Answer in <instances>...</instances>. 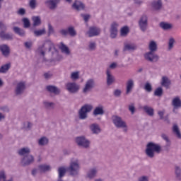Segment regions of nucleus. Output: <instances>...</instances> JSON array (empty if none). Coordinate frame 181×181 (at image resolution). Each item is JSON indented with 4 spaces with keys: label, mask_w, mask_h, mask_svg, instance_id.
Returning <instances> with one entry per match:
<instances>
[{
    "label": "nucleus",
    "mask_w": 181,
    "mask_h": 181,
    "mask_svg": "<svg viewBox=\"0 0 181 181\" xmlns=\"http://www.w3.org/2000/svg\"><path fill=\"white\" fill-rule=\"evenodd\" d=\"M59 33L61 35H63V36H67V35H69L72 37H74V36L77 35V32L73 26L69 27L67 30L62 29L59 31Z\"/></svg>",
    "instance_id": "15"
},
{
    "label": "nucleus",
    "mask_w": 181,
    "mask_h": 181,
    "mask_svg": "<svg viewBox=\"0 0 181 181\" xmlns=\"http://www.w3.org/2000/svg\"><path fill=\"white\" fill-rule=\"evenodd\" d=\"M94 87H95V81L93 78H90L86 81L82 93H83V94H87V93L92 90Z\"/></svg>",
    "instance_id": "10"
},
{
    "label": "nucleus",
    "mask_w": 181,
    "mask_h": 181,
    "mask_svg": "<svg viewBox=\"0 0 181 181\" xmlns=\"http://www.w3.org/2000/svg\"><path fill=\"white\" fill-rule=\"evenodd\" d=\"M134 50H136V45L135 44H124L123 52H131Z\"/></svg>",
    "instance_id": "29"
},
{
    "label": "nucleus",
    "mask_w": 181,
    "mask_h": 181,
    "mask_svg": "<svg viewBox=\"0 0 181 181\" xmlns=\"http://www.w3.org/2000/svg\"><path fill=\"white\" fill-rule=\"evenodd\" d=\"M38 169H39L40 173H45V172H49V170H50L51 168H50V165H40L38 166Z\"/></svg>",
    "instance_id": "35"
},
{
    "label": "nucleus",
    "mask_w": 181,
    "mask_h": 181,
    "mask_svg": "<svg viewBox=\"0 0 181 181\" xmlns=\"http://www.w3.org/2000/svg\"><path fill=\"white\" fill-rule=\"evenodd\" d=\"M154 95L156 97H162V95H163V88H162V87L157 88L154 91Z\"/></svg>",
    "instance_id": "43"
},
{
    "label": "nucleus",
    "mask_w": 181,
    "mask_h": 181,
    "mask_svg": "<svg viewBox=\"0 0 181 181\" xmlns=\"http://www.w3.org/2000/svg\"><path fill=\"white\" fill-rule=\"evenodd\" d=\"M112 121L116 128H123V132H128V126L127 122L122 119V118L118 115H113L112 117Z\"/></svg>",
    "instance_id": "6"
},
{
    "label": "nucleus",
    "mask_w": 181,
    "mask_h": 181,
    "mask_svg": "<svg viewBox=\"0 0 181 181\" xmlns=\"http://www.w3.org/2000/svg\"><path fill=\"white\" fill-rule=\"evenodd\" d=\"M110 37L112 39H115L118 35V23L113 22L110 25Z\"/></svg>",
    "instance_id": "17"
},
{
    "label": "nucleus",
    "mask_w": 181,
    "mask_h": 181,
    "mask_svg": "<svg viewBox=\"0 0 181 181\" xmlns=\"http://www.w3.org/2000/svg\"><path fill=\"white\" fill-rule=\"evenodd\" d=\"M89 128L92 134H94L95 135H98V134H101V127H100V124L97 123H93L90 124Z\"/></svg>",
    "instance_id": "23"
},
{
    "label": "nucleus",
    "mask_w": 181,
    "mask_h": 181,
    "mask_svg": "<svg viewBox=\"0 0 181 181\" xmlns=\"http://www.w3.org/2000/svg\"><path fill=\"white\" fill-rule=\"evenodd\" d=\"M0 181H13L12 179L6 180V173L4 170L0 171Z\"/></svg>",
    "instance_id": "44"
},
{
    "label": "nucleus",
    "mask_w": 181,
    "mask_h": 181,
    "mask_svg": "<svg viewBox=\"0 0 181 181\" xmlns=\"http://www.w3.org/2000/svg\"><path fill=\"white\" fill-rule=\"evenodd\" d=\"M159 27L163 29V30H170L171 29H173V25H172V23L163 21L159 23Z\"/></svg>",
    "instance_id": "26"
},
{
    "label": "nucleus",
    "mask_w": 181,
    "mask_h": 181,
    "mask_svg": "<svg viewBox=\"0 0 181 181\" xmlns=\"http://www.w3.org/2000/svg\"><path fill=\"white\" fill-rule=\"evenodd\" d=\"M146 155L151 159L155 158V153H160L162 152V146L159 144L148 142L146 146Z\"/></svg>",
    "instance_id": "1"
},
{
    "label": "nucleus",
    "mask_w": 181,
    "mask_h": 181,
    "mask_svg": "<svg viewBox=\"0 0 181 181\" xmlns=\"http://www.w3.org/2000/svg\"><path fill=\"white\" fill-rule=\"evenodd\" d=\"M59 49H60L61 52L62 53H64L65 54H70V49L64 43L60 42V45L59 46Z\"/></svg>",
    "instance_id": "32"
},
{
    "label": "nucleus",
    "mask_w": 181,
    "mask_h": 181,
    "mask_svg": "<svg viewBox=\"0 0 181 181\" xmlns=\"http://www.w3.org/2000/svg\"><path fill=\"white\" fill-rule=\"evenodd\" d=\"M172 105L175 108H181V100L179 96L174 98L172 100Z\"/></svg>",
    "instance_id": "31"
},
{
    "label": "nucleus",
    "mask_w": 181,
    "mask_h": 181,
    "mask_svg": "<svg viewBox=\"0 0 181 181\" xmlns=\"http://www.w3.org/2000/svg\"><path fill=\"white\" fill-rule=\"evenodd\" d=\"M138 181H149V177L146 175H142L138 178Z\"/></svg>",
    "instance_id": "56"
},
{
    "label": "nucleus",
    "mask_w": 181,
    "mask_h": 181,
    "mask_svg": "<svg viewBox=\"0 0 181 181\" xmlns=\"http://www.w3.org/2000/svg\"><path fill=\"white\" fill-rule=\"evenodd\" d=\"M173 132H174L175 134L180 139L181 138V134L180 130H179V127L177 124H174L173 127Z\"/></svg>",
    "instance_id": "41"
},
{
    "label": "nucleus",
    "mask_w": 181,
    "mask_h": 181,
    "mask_svg": "<svg viewBox=\"0 0 181 181\" xmlns=\"http://www.w3.org/2000/svg\"><path fill=\"white\" fill-rule=\"evenodd\" d=\"M97 173H98L97 168H90L87 173V177L88 179H94L97 176Z\"/></svg>",
    "instance_id": "27"
},
{
    "label": "nucleus",
    "mask_w": 181,
    "mask_h": 181,
    "mask_svg": "<svg viewBox=\"0 0 181 181\" xmlns=\"http://www.w3.org/2000/svg\"><path fill=\"white\" fill-rule=\"evenodd\" d=\"M104 114H105V111H104V107L103 105H99L95 107L93 112V115H94V117H97L98 115H104Z\"/></svg>",
    "instance_id": "24"
},
{
    "label": "nucleus",
    "mask_w": 181,
    "mask_h": 181,
    "mask_svg": "<svg viewBox=\"0 0 181 181\" xmlns=\"http://www.w3.org/2000/svg\"><path fill=\"white\" fill-rule=\"evenodd\" d=\"M158 115L160 117V119H163V116L165 115V110L163 111H158Z\"/></svg>",
    "instance_id": "62"
},
{
    "label": "nucleus",
    "mask_w": 181,
    "mask_h": 181,
    "mask_svg": "<svg viewBox=\"0 0 181 181\" xmlns=\"http://www.w3.org/2000/svg\"><path fill=\"white\" fill-rule=\"evenodd\" d=\"M54 33V28H53V26H52V24H48V36H50V35H53Z\"/></svg>",
    "instance_id": "53"
},
{
    "label": "nucleus",
    "mask_w": 181,
    "mask_h": 181,
    "mask_svg": "<svg viewBox=\"0 0 181 181\" xmlns=\"http://www.w3.org/2000/svg\"><path fill=\"white\" fill-rule=\"evenodd\" d=\"M95 49H97V44L95 42H90L88 49L90 52H93Z\"/></svg>",
    "instance_id": "45"
},
{
    "label": "nucleus",
    "mask_w": 181,
    "mask_h": 181,
    "mask_svg": "<svg viewBox=\"0 0 181 181\" xmlns=\"http://www.w3.org/2000/svg\"><path fill=\"white\" fill-rule=\"evenodd\" d=\"M49 144V139L47 137H42L38 141V144L40 146H45V145H47Z\"/></svg>",
    "instance_id": "40"
},
{
    "label": "nucleus",
    "mask_w": 181,
    "mask_h": 181,
    "mask_svg": "<svg viewBox=\"0 0 181 181\" xmlns=\"http://www.w3.org/2000/svg\"><path fill=\"white\" fill-rule=\"evenodd\" d=\"M45 33H46V29L45 28L34 31V35L35 36H37V37L42 36V35H45Z\"/></svg>",
    "instance_id": "47"
},
{
    "label": "nucleus",
    "mask_w": 181,
    "mask_h": 181,
    "mask_svg": "<svg viewBox=\"0 0 181 181\" xmlns=\"http://www.w3.org/2000/svg\"><path fill=\"white\" fill-rule=\"evenodd\" d=\"M144 111L149 115V117H153L155 114V110L152 107L148 106V105H144L143 107Z\"/></svg>",
    "instance_id": "30"
},
{
    "label": "nucleus",
    "mask_w": 181,
    "mask_h": 181,
    "mask_svg": "<svg viewBox=\"0 0 181 181\" xmlns=\"http://www.w3.org/2000/svg\"><path fill=\"white\" fill-rule=\"evenodd\" d=\"M175 44V39L173 37L170 38L168 42V50L173 49V45Z\"/></svg>",
    "instance_id": "50"
},
{
    "label": "nucleus",
    "mask_w": 181,
    "mask_h": 181,
    "mask_svg": "<svg viewBox=\"0 0 181 181\" xmlns=\"http://www.w3.org/2000/svg\"><path fill=\"white\" fill-rule=\"evenodd\" d=\"M33 26L35 28V26H40L42 25V20H40V16H34L33 17Z\"/></svg>",
    "instance_id": "36"
},
{
    "label": "nucleus",
    "mask_w": 181,
    "mask_h": 181,
    "mask_svg": "<svg viewBox=\"0 0 181 181\" xmlns=\"http://www.w3.org/2000/svg\"><path fill=\"white\" fill-rule=\"evenodd\" d=\"M148 49L150 50L149 52L155 53L158 50V45L155 41H151L148 45Z\"/></svg>",
    "instance_id": "34"
},
{
    "label": "nucleus",
    "mask_w": 181,
    "mask_h": 181,
    "mask_svg": "<svg viewBox=\"0 0 181 181\" xmlns=\"http://www.w3.org/2000/svg\"><path fill=\"white\" fill-rule=\"evenodd\" d=\"M161 138L167 143L165 145V148H169V146H170L171 145L170 139H169V137L166 135V134L163 133L161 134Z\"/></svg>",
    "instance_id": "39"
},
{
    "label": "nucleus",
    "mask_w": 181,
    "mask_h": 181,
    "mask_svg": "<svg viewBox=\"0 0 181 181\" xmlns=\"http://www.w3.org/2000/svg\"><path fill=\"white\" fill-rule=\"evenodd\" d=\"M18 153L20 156H26L30 153V149L29 148H23L18 151Z\"/></svg>",
    "instance_id": "33"
},
{
    "label": "nucleus",
    "mask_w": 181,
    "mask_h": 181,
    "mask_svg": "<svg viewBox=\"0 0 181 181\" xmlns=\"http://www.w3.org/2000/svg\"><path fill=\"white\" fill-rule=\"evenodd\" d=\"M33 45V42H32V41H29V42H25L24 43V46L26 49H30L32 47V46Z\"/></svg>",
    "instance_id": "57"
},
{
    "label": "nucleus",
    "mask_w": 181,
    "mask_h": 181,
    "mask_svg": "<svg viewBox=\"0 0 181 181\" xmlns=\"http://www.w3.org/2000/svg\"><path fill=\"white\" fill-rule=\"evenodd\" d=\"M55 54L57 56V57L55 59V62H60V60H63V57L61 55H59V53L57 52V49H55Z\"/></svg>",
    "instance_id": "59"
},
{
    "label": "nucleus",
    "mask_w": 181,
    "mask_h": 181,
    "mask_svg": "<svg viewBox=\"0 0 181 181\" xmlns=\"http://www.w3.org/2000/svg\"><path fill=\"white\" fill-rule=\"evenodd\" d=\"M66 172H69L71 176H77L80 172V163L78 160H75L70 163L68 168H66Z\"/></svg>",
    "instance_id": "5"
},
{
    "label": "nucleus",
    "mask_w": 181,
    "mask_h": 181,
    "mask_svg": "<svg viewBox=\"0 0 181 181\" xmlns=\"http://www.w3.org/2000/svg\"><path fill=\"white\" fill-rule=\"evenodd\" d=\"M13 30L14 33L18 35L19 36H25V30L23 29H21L19 27H13Z\"/></svg>",
    "instance_id": "37"
},
{
    "label": "nucleus",
    "mask_w": 181,
    "mask_h": 181,
    "mask_svg": "<svg viewBox=\"0 0 181 181\" xmlns=\"http://www.w3.org/2000/svg\"><path fill=\"white\" fill-rule=\"evenodd\" d=\"M151 7L153 12H160L163 8V3L162 0H153L151 3Z\"/></svg>",
    "instance_id": "12"
},
{
    "label": "nucleus",
    "mask_w": 181,
    "mask_h": 181,
    "mask_svg": "<svg viewBox=\"0 0 181 181\" xmlns=\"http://www.w3.org/2000/svg\"><path fill=\"white\" fill-rule=\"evenodd\" d=\"M78 77H80V75L78 74V71L72 72L71 74V80H78Z\"/></svg>",
    "instance_id": "48"
},
{
    "label": "nucleus",
    "mask_w": 181,
    "mask_h": 181,
    "mask_svg": "<svg viewBox=\"0 0 181 181\" xmlns=\"http://www.w3.org/2000/svg\"><path fill=\"white\" fill-rule=\"evenodd\" d=\"M134 80L129 79L126 83V94H129L131 91H132V88H134Z\"/></svg>",
    "instance_id": "28"
},
{
    "label": "nucleus",
    "mask_w": 181,
    "mask_h": 181,
    "mask_svg": "<svg viewBox=\"0 0 181 181\" xmlns=\"http://www.w3.org/2000/svg\"><path fill=\"white\" fill-rule=\"evenodd\" d=\"M1 111H4V112H9V107L7 106H4L1 107Z\"/></svg>",
    "instance_id": "63"
},
{
    "label": "nucleus",
    "mask_w": 181,
    "mask_h": 181,
    "mask_svg": "<svg viewBox=\"0 0 181 181\" xmlns=\"http://www.w3.org/2000/svg\"><path fill=\"white\" fill-rule=\"evenodd\" d=\"M93 111V105L85 104L78 111L79 119L84 120L88 118V112Z\"/></svg>",
    "instance_id": "3"
},
{
    "label": "nucleus",
    "mask_w": 181,
    "mask_h": 181,
    "mask_svg": "<svg viewBox=\"0 0 181 181\" xmlns=\"http://www.w3.org/2000/svg\"><path fill=\"white\" fill-rule=\"evenodd\" d=\"M106 83L107 86H112V84H114V83H115V77H114L112 74H111V71H110V69H107L106 70Z\"/></svg>",
    "instance_id": "21"
},
{
    "label": "nucleus",
    "mask_w": 181,
    "mask_h": 181,
    "mask_svg": "<svg viewBox=\"0 0 181 181\" xmlns=\"http://www.w3.org/2000/svg\"><path fill=\"white\" fill-rule=\"evenodd\" d=\"M29 5H30V8H31V9H35L36 8V0H30Z\"/></svg>",
    "instance_id": "54"
},
{
    "label": "nucleus",
    "mask_w": 181,
    "mask_h": 181,
    "mask_svg": "<svg viewBox=\"0 0 181 181\" xmlns=\"http://www.w3.org/2000/svg\"><path fill=\"white\" fill-rule=\"evenodd\" d=\"M18 15H21V16H23V15H25V13H26V10H25V8H20L18 11H17Z\"/></svg>",
    "instance_id": "60"
},
{
    "label": "nucleus",
    "mask_w": 181,
    "mask_h": 181,
    "mask_svg": "<svg viewBox=\"0 0 181 181\" xmlns=\"http://www.w3.org/2000/svg\"><path fill=\"white\" fill-rule=\"evenodd\" d=\"M81 16L83 18L85 22H88V19L91 18V16L89 14H81Z\"/></svg>",
    "instance_id": "58"
},
{
    "label": "nucleus",
    "mask_w": 181,
    "mask_h": 181,
    "mask_svg": "<svg viewBox=\"0 0 181 181\" xmlns=\"http://www.w3.org/2000/svg\"><path fill=\"white\" fill-rule=\"evenodd\" d=\"M45 45L49 46V52H51L52 49H54V50H56V48L54 47V44L50 40H47L45 44L38 47L36 50V53L37 54H39V56H41V57H42V62H47V59H46V57H45V56H46V50H47V49L45 47Z\"/></svg>",
    "instance_id": "2"
},
{
    "label": "nucleus",
    "mask_w": 181,
    "mask_h": 181,
    "mask_svg": "<svg viewBox=\"0 0 181 181\" xmlns=\"http://www.w3.org/2000/svg\"><path fill=\"white\" fill-rule=\"evenodd\" d=\"M100 33H101V29L97 27L89 28V30L87 33L89 37H94V36H99Z\"/></svg>",
    "instance_id": "18"
},
{
    "label": "nucleus",
    "mask_w": 181,
    "mask_h": 181,
    "mask_svg": "<svg viewBox=\"0 0 181 181\" xmlns=\"http://www.w3.org/2000/svg\"><path fill=\"white\" fill-rule=\"evenodd\" d=\"M25 88L26 83H25V82L21 81L18 83L15 89L16 95H21V94H23V91H25Z\"/></svg>",
    "instance_id": "16"
},
{
    "label": "nucleus",
    "mask_w": 181,
    "mask_h": 181,
    "mask_svg": "<svg viewBox=\"0 0 181 181\" xmlns=\"http://www.w3.org/2000/svg\"><path fill=\"white\" fill-rule=\"evenodd\" d=\"M128 33H129V28H128V26L122 28L120 30V35L122 36V37L128 36Z\"/></svg>",
    "instance_id": "38"
},
{
    "label": "nucleus",
    "mask_w": 181,
    "mask_h": 181,
    "mask_svg": "<svg viewBox=\"0 0 181 181\" xmlns=\"http://www.w3.org/2000/svg\"><path fill=\"white\" fill-rule=\"evenodd\" d=\"M144 58L146 60H147V62H150V63H156L159 61V55L151 51L144 54Z\"/></svg>",
    "instance_id": "11"
},
{
    "label": "nucleus",
    "mask_w": 181,
    "mask_h": 181,
    "mask_svg": "<svg viewBox=\"0 0 181 181\" xmlns=\"http://www.w3.org/2000/svg\"><path fill=\"white\" fill-rule=\"evenodd\" d=\"M139 27L141 32L145 33L148 30V16L143 14L139 20Z\"/></svg>",
    "instance_id": "8"
},
{
    "label": "nucleus",
    "mask_w": 181,
    "mask_h": 181,
    "mask_svg": "<svg viewBox=\"0 0 181 181\" xmlns=\"http://www.w3.org/2000/svg\"><path fill=\"white\" fill-rule=\"evenodd\" d=\"M144 90L147 91V93H151L152 91V85L149 83H146L144 85Z\"/></svg>",
    "instance_id": "49"
},
{
    "label": "nucleus",
    "mask_w": 181,
    "mask_h": 181,
    "mask_svg": "<svg viewBox=\"0 0 181 181\" xmlns=\"http://www.w3.org/2000/svg\"><path fill=\"white\" fill-rule=\"evenodd\" d=\"M59 2H60V0H46L45 1V5L48 9H50V11H54L57 9Z\"/></svg>",
    "instance_id": "14"
},
{
    "label": "nucleus",
    "mask_w": 181,
    "mask_h": 181,
    "mask_svg": "<svg viewBox=\"0 0 181 181\" xmlns=\"http://www.w3.org/2000/svg\"><path fill=\"white\" fill-rule=\"evenodd\" d=\"M0 29L1 30V31H0V39H1V40H13V34L5 32V30H8V27L6 24L2 21H0Z\"/></svg>",
    "instance_id": "4"
},
{
    "label": "nucleus",
    "mask_w": 181,
    "mask_h": 181,
    "mask_svg": "<svg viewBox=\"0 0 181 181\" xmlns=\"http://www.w3.org/2000/svg\"><path fill=\"white\" fill-rule=\"evenodd\" d=\"M11 69V63L6 64L0 67V73H6Z\"/></svg>",
    "instance_id": "42"
},
{
    "label": "nucleus",
    "mask_w": 181,
    "mask_h": 181,
    "mask_svg": "<svg viewBox=\"0 0 181 181\" xmlns=\"http://www.w3.org/2000/svg\"><path fill=\"white\" fill-rule=\"evenodd\" d=\"M65 87L66 90L71 94H76V93H78V90H80V86L76 82H68L65 84Z\"/></svg>",
    "instance_id": "9"
},
{
    "label": "nucleus",
    "mask_w": 181,
    "mask_h": 181,
    "mask_svg": "<svg viewBox=\"0 0 181 181\" xmlns=\"http://www.w3.org/2000/svg\"><path fill=\"white\" fill-rule=\"evenodd\" d=\"M33 162H35V157L28 154L21 159V166H29L30 165H32Z\"/></svg>",
    "instance_id": "13"
},
{
    "label": "nucleus",
    "mask_w": 181,
    "mask_h": 181,
    "mask_svg": "<svg viewBox=\"0 0 181 181\" xmlns=\"http://www.w3.org/2000/svg\"><path fill=\"white\" fill-rule=\"evenodd\" d=\"M121 90H119V89H116L114 91V95L115 97H120L121 96Z\"/></svg>",
    "instance_id": "61"
},
{
    "label": "nucleus",
    "mask_w": 181,
    "mask_h": 181,
    "mask_svg": "<svg viewBox=\"0 0 181 181\" xmlns=\"http://www.w3.org/2000/svg\"><path fill=\"white\" fill-rule=\"evenodd\" d=\"M72 8L76 11H83V9H84V4L80 1L76 0L72 5Z\"/></svg>",
    "instance_id": "25"
},
{
    "label": "nucleus",
    "mask_w": 181,
    "mask_h": 181,
    "mask_svg": "<svg viewBox=\"0 0 181 181\" xmlns=\"http://www.w3.org/2000/svg\"><path fill=\"white\" fill-rule=\"evenodd\" d=\"M175 173L177 179H181V168L179 166H175Z\"/></svg>",
    "instance_id": "46"
},
{
    "label": "nucleus",
    "mask_w": 181,
    "mask_h": 181,
    "mask_svg": "<svg viewBox=\"0 0 181 181\" xmlns=\"http://www.w3.org/2000/svg\"><path fill=\"white\" fill-rule=\"evenodd\" d=\"M23 22L24 28H25V29H28V28H30V21H29V19L23 18Z\"/></svg>",
    "instance_id": "51"
},
{
    "label": "nucleus",
    "mask_w": 181,
    "mask_h": 181,
    "mask_svg": "<svg viewBox=\"0 0 181 181\" xmlns=\"http://www.w3.org/2000/svg\"><path fill=\"white\" fill-rule=\"evenodd\" d=\"M43 104H44L45 107H46L48 109L53 108V106L54 105V103L48 102V101H45L43 103Z\"/></svg>",
    "instance_id": "52"
},
{
    "label": "nucleus",
    "mask_w": 181,
    "mask_h": 181,
    "mask_svg": "<svg viewBox=\"0 0 181 181\" xmlns=\"http://www.w3.org/2000/svg\"><path fill=\"white\" fill-rule=\"evenodd\" d=\"M160 86L168 90V88H170V86H172V81L166 76H162Z\"/></svg>",
    "instance_id": "20"
},
{
    "label": "nucleus",
    "mask_w": 181,
    "mask_h": 181,
    "mask_svg": "<svg viewBox=\"0 0 181 181\" xmlns=\"http://www.w3.org/2000/svg\"><path fill=\"white\" fill-rule=\"evenodd\" d=\"M44 77H45V78H46L47 80V79L52 78V74L49 73H45V74H44Z\"/></svg>",
    "instance_id": "64"
},
{
    "label": "nucleus",
    "mask_w": 181,
    "mask_h": 181,
    "mask_svg": "<svg viewBox=\"0 0 181 181\" xmlns=\"http://www.w3.org/2000/svg\"><path fill=\"white\" fill-rule=\"evenodd\" d=\"M129 110L132 112V115L135 114V105H134V103L129 105Z\"/></svg>",
    "instance_id": "55"
},
{
    "label": "nucleus",
    "mask_w": 181,
    "mask_h": 181,
    "mask_svg": "<svg viewBox=\"0 0 181 181\" xmlns=\"http://www.w3.org/2000/svg\"><path fill=\"white\" fill-rule=\"evenodd\" d=\"M0 52L4 57H9L11 54V48L8 45L3 44L0 45Z\"/></svg>",
    "instance_id": "19"
},
{
    "label": "nucleus",
    "mask_w": 181,
    "mask_h": 181,
    "mask_svg": "<svg viewBox=\"0 0 181 181\" xmlns=\"http://www.w3.org/2000/svg\"><path fill=\"white\" fill-rule=\"evenodd\" d=\"M46 90L48 91V93H51L52 94H54L55 95H59L60 93H62V90L60 88H57L56 86L53 85H49L46 86Z\"/></svg>",
    "instance_id": "22"
},
{
    "label": "nucleus",
    "mask_w": 181,
    "mask_h": 181,
    "mask_svg": "<svg viewBox=\"0 0 181 181\" xmlns=\"http://www.w3.org/2000/svg\"><path fill=\"white\" fill-rule=\"evenodd\" d=\"M76 142L78 146H81V148H84L85 149L90 148V140L87 139L84 136L76 137Z\"/></svg>",
    "instance_id": "7"
}]
</instances>
